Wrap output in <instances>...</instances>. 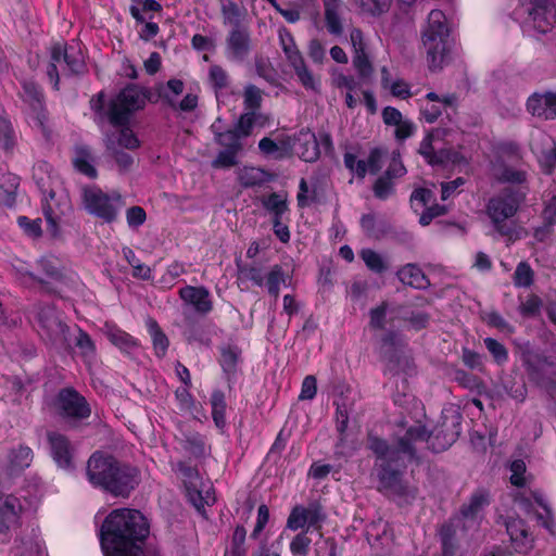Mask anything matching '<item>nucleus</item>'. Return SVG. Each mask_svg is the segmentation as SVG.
I'll use <instances>...</instances> for the list:
<instances>
[{
	"mask_svg": "<svg viewBox=\"0 0 556 556\" xmlns=\"http://www.w3.org/2000/svg\"><path fill=\"white\" fill-rule=\"evenodd\" d=\"M127 225L131 229H137L147 220L146 211L138 205L131 206L126 211Z\"/></svg>",
	"mask_w": 556,
	"mask_h": 556,
	"instance_id": "774afa93",
	"label": "nucleus"
},
{
	"mask_svg": "<svg viewBox=\"0 0 556 556\" xmlns=\"http://www.w3.org/2000/svg\"><path fill=\"white\" fill-rule=\"evenodd\" d=\"M150 533L147 518L137 509L112 510L100 529V544L104 556L119 555L141 545Z\"/></svg>",
	"mask_w": 556,
	"mask_h": 556,
	"instance_id": "f03ea898",
	"label": "nucleus"
},
{
	"mask_svg": "<svg viewBox=\"0 0 556 556\" xmlns=\"http://www.w3.org/2000/svg\"><path fill=\"white\" fill-rule=\"evenodd\" d=\"M76 346L79 349L80 354L85 358H91L94 356V343L91 340L90 336L87 332L83 331L81 329L78 330V336L76 338Z\"/></svg>",
	"mask_w": 556,
	"mask_h": 556,
	"instance_id": "338daca9",
	"label": "nucleus"
},
{
	"mask_svg": "<svg viewBox=\"0 0 556 556\" xmlns=\"http://www.w3.org/2000/svg\"><path fill=\"white\" fill-rule=\"evenodd\" d=\"M74 167L89 178H96L98 172L94 167V157L86 146H77L73 157Z\"/></svg>",
	"mask_w": 556,
	"mask_h": 556,
	"instance_id": "7c9ffc66",
	"label": "nucleus"
},
{
	"mask_svg": "<svg viewBox=\"0 0 556 556\" xmlns=\"http://www.w3.org/2000/svg\"><path fill=\"white\" fill-rule=\"evenodd\" d=\"M147 102L144 90L136 85H128L108 104L104 102V93L99 92L90 100V108L96 113L97 119H106L112 126L129 125L131 115L143 109Z\"/></svg>",
	"mask_w": 556,
	"mask_h": 556,
	"instance_id": "7ed1b4c3",
	"label": "nucleus"
},
{
	"mask_svg": "<svg viewBox=\"0 0 556 556\" xmlns=\"http://www.w3.org/2000/svg\"><path fill=\"white\" fill-rule=\"evenodd\" d=\"M293 149L294 153L305 162H314L319 156V146L314 134H300Z\"/></svg>",
	"mask_w": 556,
	"mask_h": 556,
	"instance_id": "bb28decb",
	"label": "nucleus"
},
{
	"mask_svg": "<svg viewBox=\"0 0 556 556\" xmlns=\"http://www.w3.org/2000/svg\"><path fill=\"white\" fill-rule=\"evenodd\" d=\"M179 296L200 315H207L213 309L211 293L205 287L186 286L179 290Z\"/></svg>",
	"mask_w": 556,
	"mask_h": 556,
	"instance_id": "4be33fe9",
	"label": "nucleus"
},
{
	"mask_svg": "<svg viewBox=\"0 0 556 556\" xmlns=\"http://www.w3.org/2000/svg\"><path fill=\"white\" fill-rule=\"evenodd\" d=\"M36 318L39 327L38 332L45 341L60 349L67 345L68 327L63 323L54 306H38Z\"/></svg>",
	"mask_w": 556,
	"mask_h": 556,
	"instance_id": "9b49d317",
	"label": "nucleus"
},
{
	"mask_svg": "<svg viewBox=\"0 0 556 556\" xmlns=\"http://www.w3.org/2000/svg\"><path fill=\"white\" fill-rule=\"evenodd\" d=\"M119 460L111 455L102 453H93L87 463V478L89 482L96 486L106 490H118L116 484L110 480L111 473H116L118 470Z\"/></svg>",
	"mask_w": 556,
	"mask_h": 556,
	"instance_id": "ddd939ff",
	"label": "nucleus"
},
{
	"mask_svg": "<svg viewBox=\"0 0 556 556\" xmlns=\"http://www.w3.org/2000/svg\"><path fill=\"white\" fill-rule=\"evenodd\" d=\"M533 282V270L527 262H520L514 273V283L516 287L527 288Z\"/></svg>",
	"mask_w": 556,
	"mask_h": 556,
	"instance_id": "6e6d98bb",
	"label": "nucleus"
},
{
	"mask_svg": "<svg viewBox=\"0 0 556 556\" xmlns=\"http://www.w3.org/2000/svg\"><path fill=\"white\" fill-rule=\"evenodd\" d=\"M401 282L415 289H427L430 282L421 268L415 264H406L397 270Z\"/></svg>",
	"mask_w": 556,
	"mask_h": 556,
	"instance_id": "c85d7f7f",
	"label": "nucleus"
},
{
	"mask_svg": "<svg viewBox=\"0 0 556 556\" xmlns=\"http://www.w3.org/2000/svg\"><path fill=\"white\" fill-rule=\"evenodd\" d=\"M497 180L508 184L521 185L526 181V173L513 167L503 166L495 173Z\"/></svg>",
	"mask_w": 556,
	"mask_h": 556,
	"instance_id": "5fc2aeb1",
	"label": "nucleus"
},
{
	"mask_svg": "<svg viewBox=\"0 0 556 556\" xmlns=\"http://www.w3.org/2000/svg\"><path fill=\"white\" fill-rule=\"evenodd\" d=\"M263 101V91L253 84H248L243 89V105L247 111L256 112Z\"/></svg>",
	"mask_w": 556,
	"mask_h": 556,
	"instance_id": "49530a36",
	"label": "nucleus"
},
{
	"mask_svg": "<svg viewBox=\"0 0 556 556\" xmlns=\"http://www.w3.org/2000/svg\"><path fill=\"white\" fill-rule=\"evenodd\" d=\"M448 36L450 28L445 14L441 10H432L421 31V40L431 71L442 68L447 53Z\"/></svg>",
	"mask_w": 556,
	"mask_h": 556,
	"instance_id": "423d86ee",
	"label": "nucleus"
},
{
	"mask_svg": "<svg viewBox=\"0 0 556 556\" xmlns=\"http://www.w3.org/2000/svg\"><path fill=\"white\" fill-rule=\"evenodd\" d=\"M177 440L181 448L193 458H200L206 454L205 438L198 432L182 431Z\"/></svg>",
	"mask_w": 556,
	"mask_h": 556,
	"instance_id": "cd10ccee",
	"label": "nucleus"
},
{
	"mask_svg": "<svg viewBox=\"0 0 556 556\" xmlns=\"http://www.w3.org/2000/svg\"><path fill=\"white\" fill-rule=\"evenodd\" d=\"M526 198L522 188H505L498 194L492 197L486 204V215L491 219L494 230L509 241L519 238L517 225L513 217L518 212Z\"/></svg>",
	"mask_w": 556,
	"mask_h": 556,
	"instance_id": "20e7f679",
	"label": "nucleus"
},
{
	"mask_svg": "<svg viewBox=\"0 0 556 556\" xmlns=\"http://www.w3.org/2000/svg\"><path fill=\"white\" fill-rule=\"evenodd\" d=\"M247 530L243 526H237L232 533L230 546L225 551L224 556H245Z\"/></svg>",
	"mask_w": 556,
	"mask_h": 556,
	"instance_id": "79ce46f5",
	"label": "nucleus"
},
{
	"mask_svg": "<svg viewBox=\"0 0 556 556\" xmlns=\"http://www.w3.org/2000/svg\"><path fill=\"white\" fill-rule=\"evenodd\" d=\"M257 113L256 112H245L238 119L233 129L240 134L242 138L250 136L253 126L256 121Z\"/></svg>",
	"mask_w": 556,
	"mask_h": 556,
	"instance_id": "680f3d73",
	"label": "nucleus"
},
{
	"mask_svg": "<svg viewBox=\"0 0 556 556\" xmlns=\"http://www.w3.org/2000/svg\"><path fill=\"white\" fill-rule=\"evenodd\" d=\"M389 156L388 150L384 148H374L369 151L367 164L370 174H377L382 168L384 161Z\"/></svg>",
	"mask_w": 556,
	"mask_h": 556,
	"instance_id": "4d7b16f0",
	"label": "nucleus"
},
{
	"mask_svg": "<svg viewBox=\"0 0 556 556\" xmlns=\"http://www.w3.org/2000/svg\"><path fill=\"white\" fill-rule=\"evenodd\" d=\"M84 70V56L76 46L56 45L52 47L47 75L55 89H59L60 74L64 76L78 75Z\"/></svg>",
	"mask_w": 556,
	"mask_h": 556,
	"instance_id": "6e6552de",
	"label": "nucleus"
},
{
	"mask_svg": "<svg viewBox=\"0 0 556 556\" xmlns=\"http://www.w3.org/2000/svg\"><path fill=\"white\" fill-rule=\"evenodd\" d=\"M148 330L152 339L153 349L155 351V355L160 358L164 357L169 341L167 336L163 332V330L160 328L159 324L154 319H149L148 323Z\"/></svg>",
	"mask_w": 556,
	"mask_h": 556,
	"instance_id": "4c0bfd02",
	"label": "nucleus"
},
{
	"mask_svg": "<svg viewBox=\"0 0 556 556\" xmlns=\"http://www.w3.org/2000/svg\"><path fill=\"white\" fill-rule=\"evenodd\" d=\"M116 471V473H111L110 480H112V483L118 485V490H106V492H110L114 496L126 497L139 482L138 470L130 465L119 462L118 470Z\"/></svg>",
	"mask_w": 556,
	"mask_h": 556,
	"instance_id": "5701e85b",
	"label": "nucleus"
},
{
	"mask_svg": "<svg viewBox=\"0 0 556 556\" xmlns=\"http://www.w3.org/2000/svg\"><path fill=\"white\" fill-rule=\"evenodd\" d=\"M184 81L180 79H169L165 86H161L159 93L160 97L163 98L169 106L176 109V100L174 97L179 96L184 91Z\"/></svg>",
	"mask_w": 556,
	"mask_h": 556,
	"instance_id": "8fccbe9b",
	"label": "nucleus"
},
{
	"mask_svg": "<svg viewBox=\"0 0 556 556\" xmlns=\"http://www.w3.org/2000/svg\"><path fill=\"white\" fill-rule=\"evenodd\" d=\"M212 418L217 428L226 426V399L222 390H214L211 394Z\"/></svg>",
	"mask_w": 556,
	"mask_h": 556,
	"instance_id": "e433bc0d",
	"label": "nucleus"
},
{
	"mask_svg": "<svg viewBox=\"0 0 556 556\" xmlns=\"http://www.w3.org/2000/svg\"><path fill=\"white\" fill-rule=\"evenodd\" d=\"M535 503L542 508V513H536V519L542 527L547 529L551 533H554L556 522L554 520L553 511L547 501L542 494H534Z\"/></svg>",
	"mask_w": 556,
	"mask_h": 556,
	"instance_id": "c03bdc74",
	"label": "nucleus"
},
{
	"mask_svg": "<svg viewBox=\"0 0 556 556\" xmlns=\"http://www.w3.org/2000/svg\"><path fill=\"white\" fill-rule=\"evenodd\" d=\"M33 451L30 447L20 445L17 448L11 451L9 455L11 473L21 472L28 468L33 462Z\"/></svg>",
	"mask_w": 556,
	"mask_h": 556,
	"instance_id": "72a5a7b5",
	"label": "nucleus"
},
{
	"mask_svg": "<svg viewBox=\"0 0 556 556\" xmlns=\"http://www.w3.org/2000/svg\"><path fill=\"white\" fill-rule=\"evenodd\" d=\"M489 505L488 494L477 492L471 495L468 503L464 504L459 514L453 517L448 523L441 527L440 538L443 545L444 555L452 554L454 548L453 539L457 532H467L475 530L479 526L482 510Z\"/></svg>",
	"mask_w": 556,
	"mask_h": 556,
	"instance_id": "39448f33",
	"label": "nucleus"
},
{
	"mask_svg": "<svg viewBox=\"0 0 556 556\" xmlns=\"http://www.w3.org/2000/svg\"><path fill=\"white\" fill-rule=\"evenodd\" d=\"M21 97L23 101L29 106L30 116L35 121V124L39 127H42L46 116L43 94L40 87L31 80H24L22 84Z\"/></svg>",
	"mask_w": 556,
	"mask_h": 556,
	"instance_id": "6ab92c4d",
	"label": "nucleus"
},
{
	"mask_svg": "<svg viewBox=\"0 0 556 556\" xmlns=\"http://www.w3.org/2000/svg\"><path fill=\"white\" fill-rule=\"evenodd\" d=\"M289 279L281 265H274L266 276L264 285L267 287V291L275 299L279 296L280 285H286Z\"/></svg>",
	"mask_w": 556,
	"mask_h": 556,
	"instance_id": "a19ab883",
	"label": "nucleus"
},
{
	"mask_svg": "<svg viewBox=\"0 0 556 556\" xmlns=\"http://www.w3.org/2000/svg\"><path fill=\"white\" fill-rule=\"evenodd\" d=\"M483 342L486 350L491 353L498 365L508 361V351L501 342L493 338H485Z\"/></svg>",
	"mask_w": 556,
	"mask_h": 556,
	"instance_id": "bf43d9fd",
	"label": "nucleus"
},
{
	"mask_svg": "<svg viewBox=\"0 0 556 556\" xmlns=\"http://www.w3.org/2000/svg\"><path fill=\"white\" fill-rule=\"evenodd\" d=\"M207 83L214 90L215 94L218 96L219 92L227 90L230 87L231 78L223 66L213 64L208 67Z\"/></svg>",
	"mask_w": 556,
	"mask_h": 556,
	"instance_id": "473e14b6",
	"label": "nucleus"
},
{
	"mask_svg": "<svg viewBox=\"0 0 556 556\" xmlns=\"http://www.w3.org/2000/svg\"><path fill=\"white\" fill-rule=\"evenodd\" d=\"M388 303L382 302L380 305L369 311V326L372 329H383L386 326Z\"/></svg>",
	"mask_w": 556,
	"mask_h": 556,
	"instance_id": "69168bd1",
	"label": "nucleus"
},
{
	"mask_svg": "<svg viewBox=\"0 0 556 556\" xmlns=\"http://www.w3.org/2000/svg\"><path fill=\"white\" fill-rule=\"evenodd\" d=\"M54 409L56 415L71 428L81 426L91 416L89 402L74 388H63L58 392Z\"/></svg>",
	"mask_w": 556,
	"mask_h": 556,
	"instance_id": "0eeeda50",
	"label": "nucleus"
},
{
	"mask_svg": "<svg viewBox=\"0 0 556 556\" xmlns=\"http://www.w3.org/2000/svg\"><path fill=\"white\" fill-rule=\"evenodd\" d=\"M406 168L402 163L399 151H393L390 155V162L386 172L380 175L374 186V195L379 200H387L395 193V180L406 174Z\"/></svg>",
	"mask_w": 556,
	"mask_h": 556,
	"instance_id": "2eb2a0df",
	"label": "nucleus"
},
{
	"mask_svg": "<svg viewBox=\"0 0 556 556\" xmlns=\"http://www.w3.org/2000/svg\"><path fill=\"white\" fill-rule=\"evenodd\" d=\"M242 137L233 128L225 130L222 135H218L215 142L224 147L226 150L240 152L242 150L241 143Z\"/></svg>",
	"mask_w": 556,
	"mask_h": 556,
	"instance_id": "3c124183",
	"label": "nucleus"
},
{
	"mask_svg": "<svg viewBox=\"0 0 556 556\" xmlns=\"http://www.w3.org/2000/svg\"><path fill=\"white\" fill-rule=\"evenodd\" d=\"M505 525L514 549L517 553L529 552L532 548L533 539L525 521L519 518H509Z\"/></svg>",
	"mask_w": 556,
	"mask_h": 556,
	"instance_id": "b1692460",
	"label": "nucleus"
},
{
	"mask_svg": "<svg viewBox=\"0 0 556 556\" xmlns=\"http://www.w3.org/2000/svg\"><path fill=\"white\" fill-rule=\"evenodd\" d=\"M527 111L546 121L556 118V92L533 93L527 100Z\"/></svg>",
	"mask_w": 556,
	"mask_h": 556,
	"instance_id": "412c9836",
	"label": "nucleus"
},
{
	"mask_svg": "<svg viewBox=\"0 0 556 556\" xmlns=\"http://www.w3.org/2000/svg\"><path fill=\"white\" fill-rule=\"evenodd\" d=\"M20 179L12 173H0V205L13 206Z\"/></svg>",
	"mask_w": 556,
	"mask_h": 556,
	"instance_id": "2f4dec72",
	"label": "nucleus"
},
{
	"mask_svg": "<svg viewBox=\"0 0 556 556\" xmlns=\"http://www.w3.org/2000/svg\"><path fill=\"white\" fill-rule=\"evenodd\" d=\"M510 483L515 486L522 488L526 485L527 466L522 459H515L509 464Z\"/></svg>",
	"mask_w": 556,
	"mask_h": 556,
	"instance_id": "13d9d810",
	"label": "nucleus"
},
{
	"mask_svg": "<svg viewBox=\"0 0 556 556\" xmlns=\"http://www.w3.org/2000/svg\"><path fill=\"white\" fill-rule=\"evenodd\" d=\"M240 355L241 350L236 345L226 344L220 346L219 364L228 377L236 372Z\"/></svg>",
	"mask_w": 556,
	"mask_h": 556,
	"instance_id": "c9c22d12",
	"label": "nucleus"
},
{
	"mask_svg": "<svg viewBox=\"0 0 556 556\" xmlns=\"http://www.w3.org/2000/svg\"><path fill=\"white\" fill-rule=\"evenodd\" d=\"M531 149L546 172L551 173L556 167V142L547 134L539 131L532 138Z\"/></svg>",
	"mask_w": 556,
	"mask_h": 556,
	"instance_id": "aec40b11",
	"label": "nucleus"
},
{
	"mask_svg": "<svg viewBox=\"0 0 556 556\" xmlns=\"http://www.w3.org/2000/svg\"><path fill=\"white\" fill-rule=\"evenodd\" d=\"M352 62L361 79L367 80L372 76L374 67L368 58L367 52L361 54H353Z\"/></svg>",
	"mask_w": 556,
	"mask_h": 556,
	"instance_id": "864d4df0",
	"label": "nucleus"
},
{
	"mask_svg": "<svg viewBox=\"0 0 556 556\" xmlns=\"http://www.w3.org/2000/svg\"><path fill=\"white\" fill-rule=\"evenodd\" d=\"M119 127H121V130H118V131L116 130V131H113V132L106 135V136L114 135L113 138L117 144V149L125 148L128 150H135V149L139 148L140 142H139L138 138L136 137V135L134 134V131L128 127V125L119 126Z\"/></svg>",
	"mask_w": 556,
	"mask_h": 556,
	"instance_id": "a18cd8bd",
	"label": "nucleus"
},
{
	"mask_svg": "<svg viewBox=\"0 0 556 556\" xmlns=\"http://www.w3.org/2000/svg\"><path fill=\"white\" fill-rule=\"evenodd\" d=\"M50 453L56 465L63 469L73 467L74 448L66 435L50 431L47 434Z\"/></svg>",
	"mask_w": 556,
	"mask_h": 556,
	"instance_id": "a211bd4d",
	"label": "nucleus"
},
{
	"mask_svg": "<svg viewBox=\"0 0 556 556\" xmlns=\"http://www.w3.org/2000/svg\"><path fill=\"white\" fill-rule=\"evenodd\" d=\"M326 518L327 515L323 505L317 501H313L309 502L307 506H294L288 517L287 527L293 531L302 529L305 526H307L308 529L318 530L321 528Z\"/></svg>",
	"mask_w": 556,
	"mask_h": 556,
	"instance_id": "4468645a",
	"label": "nucleus"
},
{
	"mask_svg": "<svg viewBox=\"0 0 556 556\" xmlns=\"http://www.w3.org/2000/svg\"><path fill=\"white\" fill-rule=\"evenodd\" d=\"M83 201L86 211L105 223L114 222L119 211L125 206V200L117 191L103 192L98 187H87L83 190Z\"/></svg>",
	"mask_w": 556,
	"mask_h": 556,
	"instance_id": "1a4fd4ad",
	"label": "nucleus"
},
{
	"mask_svg": "<svg viewBox=\"0 0 556 556\" xmlns=\"http://www.w3.org/2000/svg\"><path fill=\"white\" fill-rule=\"evenodd\" d=\"M16 556H46L45 546L39 532L31 529L30 533L20 539V544L15 547Z\"/></svg>",
	"mask_w": 556,
	"mask_h": 556,
	"instance_id": "c756f323",
	"label": "nucleus"
},
{
	"mask_svg": "<svg viewBox=\"0 0 556 556\" xmlns=\"http://www.w3.org/2000/svg\"><path fill=\"white\" fill-rule=\"evenodd\" d=\"M238 180L244 188L257 187L268 181V174L260 167L244 166L238 173Z\"/></svg>",
	"mask_w": 556,
	"mask_h": 556,
	"instance_id": "f704fd0d",
	"label": "nucleus"
},
{
	"mask_svg": "<svg viewBox=\"0 0 556 556\" xmlns=\"http://www.w3.org/2000/svg\"><path fill=\"white\" fill-rule=\"evenodd\" d=\"M187 495L198 511L204 510L205 506L213 505L215 494L212 484L190 482L187 484Z\"/></svg>",
	"mask_w": 556,
	"mask_h": 556,
	"instance_id": "a878e982",
	"label": "nucleus"
},
{
	"mask_svg": "<svg viewBox=\"0 0 556 556\" xmlns=\"http://www.w3.org/2000/svg\"><path fill=\"white\" fill-rule=\"evenodd\" d=\"M279 42L289 65L294 71L298 80L306 89L318 92L320 79L307 66L301 51L298 49L292 34L286 29H279Z\"/></svg>",
	"mask_w": 556,
	"mask_h": 556,
	"instance_id": "9d476101",
	"label": "nucleus"
},
{
	"mask_svg": "<svg viewBox=\"0 0 556 556\" xmlns=\"http://www.w3.org/2000/svg\"><path fill=\"white\" fill-rule=\"evenodd\" d=\"M452 134L447 128H434L422 139L418 152L431 165L456 163L458 153L445 147L446 138Z\"/></svg>",
	"mask_w": 556,
	"mask_h": 556,
	"instance_id": "f8f14e48",
	"label": "nucleus"
},
{
	"mask_svg": "<svg viewBox=\"0 0 556 556\" xmlns=\"http://www.w3.org/2000/svg\"><path fill=\"white\" fill-rule=\"evenodd\" d=\"M258 149L263 154L274 156L277 160H281L287 155V151L268 137L260 140Z\"/></svg>",
	"mask_w": 556,
	"mask_h": 556,
	"instance_id": "e2e57ef3",
	"label": "nucleus"
},
{
	"mask_svg": "<svg viewBox=\"0 0 556 556\" xmlns=\"http://www.w3.org/2000/svg\"><path fill=\"white\" fill-rule=\"evenodd\" d=\"M359 8L371 15H380L387 12L392 3V0H355Z\"/></svg>",
	"mask_w": 556,
	"mask_h": 556,
	"instance_id": "052dcab7",
	"label": "nucleus"
},
{
	"mask_svg": "<svg viewBox=\"0 0 556 556\" xmlns=\"http://www.w3.org/2000/svg\"><path fill=\"white\" fill-rule=\"evenodd\" d=\"M361 257L366 266L374 273L381 274L387 269L382 256L371 249L362 250Z\"/></svg>",
	"mask_w": 556,
	"mask_h": 556,
	"instance_id": "603ef678",
	"label": "nucleus"
},
{
	"mask_svg": "<svg viewBox=\"0 0 556 556\" xmlns=\"http://www.w3.org/2000/svg\"><path fill=\"white\" fill-rule=\"evenodd\" d=\"M516 14L520 16L527 14L533 22L534 28L541 34H546L553 27L556 17L551 0H528Z\"/></svg>",
	"mask_w": 556,
	"mask_h": 556,
	"instance_id": "dca6fc26",
	"label": "nucleus"
},
{
	"mask_svg": "<svg viewBox=\"0 0 556 556\" xmlns=\"http://www.w3.org/2000/svg\"><path fill=\"white\" fill-rule=\"evenodd\" d=\"M252 51L250 31L247 27H232L225 39V56L229 62L242 64Z\"/></svg>",
	"mask_w": 556,
	"mask_h": 556,
	"instance_id": "f3484780",
	"label": "nucleus"
},
{
	"mask_svg": "<svg viewBox=\"0 0 556 556\" xmlns=\"http://www.w3.org/2000/svg\"><path fill=\"white\" fill-rule=\"evenodd\" d=\"M106 336L123 352L130 353L138 346L137 340L119 328H109Z\"/></svg>",
	"mask_w": 556,
	"mask_h": 556,
	"instance_id": "58836bf2",
	"label": "nucleus"
},
{
	"mask_svg": "<svg viewBox=\"0 0 556 556\" xmlns=\"http://www.w3.org/2000/svg\"><path fill=\"white\" fill-rule=\"evenodd\" d=\"M546 363L548 366L554 365L553 361H548L546 357H543L541 354L527 352L523 353V364L526 369L531 377V379L535 381H540L542 377V364Z\"/></svg>",
	"mask_w": 556,
	"mask_h": 556,
	"instance_id": "ea45409f",
	"label": "nucleus"
},
{
	"mask_svg": "<svg viewBox=\"0 0 556 556\" xmlns=\"http://www.w3.org/2000/svg\"><path fill=\"white\" fill-rule=\"evenodd\" d=\"M22 504L14 495L0 497V533H5L12 526L17 523Z\"/></svg>",
	"mask_w": 556,
	"mask_h": 556,
	"instance_id": "393cba45",
	"label": "nucleus"
},
{
	"mask_svg": "<svg viewBox=\"0 0 556 556\" xmlns=\"http://www.w3.org/2000/svg\"><path fill=\"white\" fill-rule=\"evenodd\" d=\"M113 136H106L105 138V147L106 149L112 153L113 157L115 159L117 165L122 170H127L134 163L132 156L122 151L121 149H117V144L114 140Z\"/></svg>",
	"mask_w": 556,
	"mask_h": 556,
	"instance_id": "09e8293b",
	"label": "nucleus"
},
{
	"mask_svg": "<svg viewBox=\"0 0 556 556\" xmlns=\"http://www.w3.org/2000/svg\"><path fill=\"white\" fill-rule=\"evenodd\" d=\"M38 266L43 275L49 279L58 280L62 276L59 268V262L54 257H41L38 261Z\"/></svg>",
	"mask_w": 556,
	"mask_h": 556,
	"instance_id": "0e129e2a",
	"label": "nucleus"
},
{
	"mask_svg": "<svg viewBox=\"0 0 556 556\" xmlns=\"http://www.w3.org/2000/svg\"><path fill=\"white\" fill-rule=\"evenodd\" d=\"M459 414L444 417L431 433L425 426L409 427L403 435L393 443L368 434V448L376 456V472L379 481V491L393 497L399 504H409L417 496V489L408 485L404 480L407 464L420 462L418 452L424 444L434 453L447 450L460 434Z\"/></svg>",
	"mask_w": 556,
	"mask_h": 556,
	"instance_id": "f257e3e1",
	"label": "nucleus"
},
{
	"mask_svg": "<svg viewBox=\"0 0 556 556\" xmlns=\"http://www.w3.org/2000/svg\"><path fill=\"white\" fill-rule=\"evenodd\" d=\"M15 141L16 136L11 122L7 118L3 110L0 109V149L11 151Z\"/></svg>",
	"mask_w": 556,
	"mask_h": 556,
	"instance_id": "37998d69",
	"label": "nucleus"
},
{
	"mask_svg": "<svg viewBox=\"0 0 556 556\" xmlns=\"http://www.w3.org/2000/svg\"><path fill=\"white\" fill-rule=\"evenodd\" d=\"M262 203L268 212L274 214V218H281L288 210L287 198L280 193L274 192L269 194L263 199Z\"/></svg>",
	"mask_w": 556,
	"mask_h": 556,
	"instance_id": "de8ad7c7",
	"label": "nucleus"
}]
</instances>
